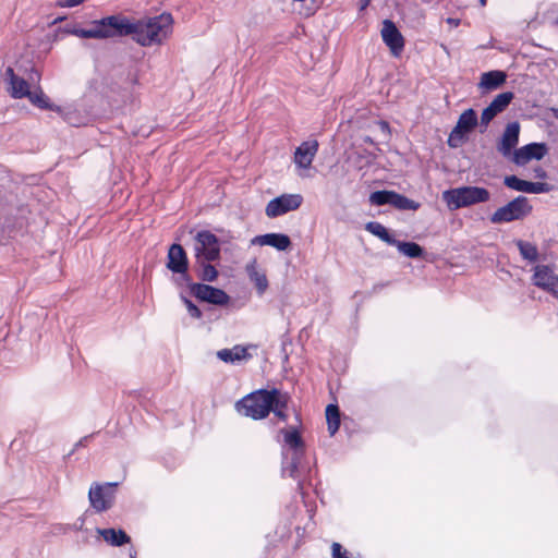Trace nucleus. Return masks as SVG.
Listing matches in <instances>:
<instances>
[{"label":"nucleus","instance_id":"1","mask_svg":"<svg viewBox=\"0 0 558 558\" xmlns=\"http://www.w3.org/2000/svg\"><path fill=\"white\" fill-rule=\"evenodd\" d=\"M173 24L172 15L167 12L136 21L128 17V36L142 47L159 46L171 37Z\"/></svg>","mask_w":558,"mask_h":558},{"label":"nucleus","instance_id":"2","mask_svg":"<svg viewBox=\"0 0 558 558\" xmlns=\"http://www.w3.org/2000/svg\"><path fill=\"white\" fill-rule=\"evenodd\" d=\"M4 80L8 83V92L12 98H27L34 106L40 109L60 110L59 107L50 102L40 88V73L35 69H32L28 77L24 78L15 74L12 68H8L4 73Z\"/></svg>","mask_w":558,"mask_h":558},{"label":"nucleus","instance_id":"3","mask_svg":"<svg viewBox=\"0 0 558 558\" xmlns=\"http://www.w3.org/2000/svg\"><path fill=\"white\" fill-rule=\"evenodd\" d=\"M278 441L281 444L282 473L296 478L305 456V442L295 426L281 428Z\"/></svg>","mask_w":558,"mask_h":558},{"label":"nucleus","instance_id":"4","mask_svg":"<svg viewBox=\"0 0 558 558\" xmlns=\"http://www.w3.org/2000/svg\"><path fill=\"white\" fill-rule=\"evenodd\" d=\"M276 393L277 389H260L251 392L235 403V409L240 414L246 417L253 420L265 418L271 410Z\"/></svg>","mask_w":558,"mask_h":558},{"label":"nucleus","instance_id":"5","mask_svg":"<svg viewBox=\"0 0 558 558\" xmlns=\"http://www.w3.org/2000/svg\"><path fill=\"white\" fill-rule=\"evenodd\" d=\"M490 193L480 186H461L447 190L442 193V199L450 210L469 207L489 201Z\"/></svg>","mask_w":558,"mask_h":558},{"label":"nucleus","instance_id":"6","mask_svg":"<svg viewBox=\"0 0 558 558\" xmlns=\"http://www.w3.org/2000/svg\"><path fill=\"white\" fill-rule=\"evenodd\" d=\"M93 39H108L128 36V17L121 14L109 15L89 23Z\"/></svg>","mask_w":558,"mask_h":558},{"label":"nucleus","instance_id":"7","mask_svg":"<svg viewBox=\"0 0 558 558\" xmlns=\"http://www.w3.org/2000/svg\"><path fill=\"white\" fill-rule=\"evenodd\" d=\"M532 213V205L525 196H518L498 208L490 217L493 223L511 222L525 218Z\"/></svg>","mask_w":558,"mask_h":558},{"label":"nucleus","instance_id":"8","mask_svg":"<svg viewBox=\"0 0 558 558\" xmlns=\"http://www.w3.org/2000/svg\"><path fill=\"white\" fill-rule=\"evenodd\" d=\"M194 251L197 264L217 260L220 256V243L210 231H199L195 235Z\"/></svg>","mask_w":558,"mask_h":558},{"label":"nucleus","instance_id":"9","mask_svg":"<svg viewBox=\"0 0 558 558\" xmlns=\"http://www.w3.org/2000/svg\"><path fill=\"white\" fill-rule=\"evenodd\" d=\"M117 483H93L89 487L88 499L96 512L109 510L116 500Z\"/></svg>","mask_w":558,"mask_h":558},{"label":"nucleus","instance_id":"10","mask_svg":"<svg viewBox=\"0 0 558 558\" xmlns=\"http://www.w3.org/2000/svg\"><path fill=\"white\" fill-rule=\"evenodd\" d=\"M476 123L477 117L473 109L463 111L459 117L457 125L449 134L448 145L453 148L462 145L466 134L475 128Z\"/></svg>","mask_w":558,"mask_h":558},{"label":"nucleus","instance_id":"11","mask_svg":"<svg viewBox=\"0 0 558 558\" xmlns=\"http://www.w3.org/2000/svg\"><path fill=\"white\" fill-rule=\"evenodd\" d=\"M303 203L301 194H282L271 199L265 209L267 217L275 218L296 210Z\"/></svg>","mask_w":558,"mask_h":558},{"label":"nucleus","instance_id":"12","mask_svg":"<svg viewBox=\"0 0 558 558\" xmlns=\"http://www.w3.org/2000/svg\"><path fill=\"white\" fill-rule=\"evenodd\" d=\"M532 282L537 288L558 299V275L550 266H535L533 269Z\"/></svg>","mask_w":558,"mask_h":558},{"label":"nucleus","instance_id":"13","mask_svg":"<svg viewBox=\"0 0 558 558\" xmlns=\"http://www.w3.org/2000/svg\"><path fill=\"white\" fill-rule=\"evenodd\" d=\"M318 143L316 141L303 142L294 153L293 161L302 178L308 177L307 171L312 167V162L317 154Z\"/></svg>","mask_w":558,"mask_h":558},{"label":"nucleus","instance_id":"14","mask_svg":"<svg viewBox=\"0 0 558 558\" xmlns=\"http://www.w3.org/2000/svg\"><path fill=\"white\" fill-rule=\"evenodd\" d=\"M192 292L202 302L214 305H226L230 301V296L223 290L208 284L195 283L192 286Z\"/></svg>","mask_w":558,"mask_h":558},{"label":"nucleus","instance_id":"15","mask_svg":"<svg viewBox=\"0 0 558 558\" xmlns=\"http://www.w3.org/2000/svg\"><path fill=\"white\" fill-rule=\"evenodd\" d=\"M548 153V147L544 143H531L520 147L512 154V160L519 166H524L531 160H541Z\"/></svg>","mask_w":558,"mask_h":558},{"label":"nucleus","instance_id":"16","mask_svg":"<svg viewBox=\"0 0 558 558\" xmlns=\"http://www.w3.org/2000/svg\"><path fill=\"white\" fill-rule=\"evenodd\" d=\"M514 98V94L512 92H505L498 94L492 102L486 107L481 116V122L485 126L500 112L506 110V108L510 105L512 99Z\"/></svg>","mask_w":558,"mask_h":558},{"label":"nucleus","instance_id":"17","mask_svg":"<svg viewBox=\"0 0 558 558\" xmlns=\"http://www.w3.org/2000/svg\"><path fill=\"white\" fill-rule=\"evenodd\" d=\"M381 37L384 43L389 47L392 54L399 56L403 50L404 40L396 27V25L390 20H385L381 28Z\"/></svg>","mask_w":558,"mask_h":558},{"label":"nucleus","instance_id":"18","mask_svg":"<svg viewBox=\"0 0 558 558\" xmlns=\"http://www.w3.org/2000/svg\"><path fill=\"white\" fill-rule=\"evenodd\" d=\"M505 185L518 192L539 194L550 190L549 185L544 182H530L519 179L515 175H508L504 181Z\"/></svg>","mask_w":558,"mask_h":558},{"label":"nucleus","instance_id":"19","mask_svg":"<svg viewBox=\"0 0 558 558\" xmlns=\"http://www.w3.org/2000/svg\"><path fill=\"white\" fill-rule=\"evenodd\" d=\"M520 134V125L518 122H511L507 124L501 138L497 145V148L500 154L505 157L511 155L512 149L517 146L519 142Z\"/></svg>","mask_w":558,"mask_h":558},{"label":"nucleus","instance_id":"20","mask_svg":"<svg viewBox=\"0 0 558 558\" xmlns=\"http://www.w3.org/2000/svg\"><path fill=\"white\" fill-rule=\"evenodd\" d=\"M252 245H268L275 247L278 251H286L291 246V240L287 234L283 233H267L263 235L254 236L251 240Z\"/></svg>","mask_w":558,"mask_h":558},{"label":"nucleus","instance_id":"21","mask_svg":"<svg viewBox=\"0 0 558 558\" xmlns=\"http://www.w3.org/2000/svg\"><path fill=\"white\" fill-rule=\"evenodd\" d=\"M167 267L177 274H185L187 269V258L183 247L180 244H172L168 252Z\"/></svg>","mask_w":558,"mask_h":558},{"label":"nucleus","instance_id":"22","mask_svg":"<svg viewBox=\"0 0 558 558\" xmlns=\"http://www.w3.org/2000/svg\"><path fill=\"white\" fill-rule=\"evenodd\" d=\"M245 271L251 282L254 283L257 292L263 294L268 288V280L256 258H253L246 264Z\"/></svg>","mask_w":558,"mask_h":558},{"label":"nucleus","instance_id":"23","mask_svg":"<svg viewBox=\"0 0 558 558\" xmlns=\"http://www.w3.org/2000/svg\"><path fill=\"white\" fill-rule=\"evenodd\" d=\"M251 347L234 345L230 349H221L217 352V357L228 364H238L252 357L248 352Z\"/></svg>","mask_w":558,"mask_h":558},{"label":"nucleus","instance_id":"24","mask_svg":"<svg viewBox=\"0 0 558 558\" xmlns=\"http://www.w3.org/2000/svg\"><path fill=\"white\" fill-rule=\"evenodd\" d=\"M97 534L110 546L121 547L131 543V537L122 529H96Z\"/></svg>","mask_w":558,"mask_h":558},{"label":"nucleus","instance_id":"25","mask_svg":"<svg viewBox=\"0 0 558 558\" xmlns=\"http://www.w3.org/2000/svg\"><path fill=\"white\" fill-rule=\"evenodd\" d=\"M507 75L502 71L485 72L481 76L478 88L483 92H490L497 89L506 82Z\"/></svg>","mask_w":558,"mask_h":558},{"label":"nucleus","instance_id":"26","mask_svg":"<svg viewBox=\"0 0 558 558\" xmlns=\"http://www.w3.org/2000/svg\"><path fill=\"white\" fill-rule=\"evenodd\" d=\"M289 396L287 393H282L277 389V393L274 397V403L271 404L270 412H274V414L280 420L286 422L288 418V415L284 411V409L288 405Z\"/></svg>","mask_w":558,"mask_h":558},{"label":"nucleus","instance_id":"27","mask_svg":"<svg viewBox=\"0 0 558 558\" xmlns=\"http://www.w3.org/2000/svg\"><path fill=\"white\" fill-rule=\"evenodd\" d=\"M327 429L333 436L340 427V411L337 404H328L326 408Z\"/></svg>","mask_w":558,"mask_h":558},{"label":"nucleus","instance_id":"28","mask_svg":"<svg viewBox=\"0 0 558 558\" xmlns=\"http://www.w3.org/2000/svg\"><path fill=\"white\" fill-rule=\"evenodd\" d=\"M392 245L396 246L401 254L410 258H418L423 256L424 253L423 248L414 242H401L396 240Z\"/></svg>","mask_w":558,"mask_h":558},{"label":"nucleus","instance_id":"29","mask_svg":"<svg viewBox=\"0 0 558 558\" xmlns=\"http://www.w3.org/2000/svg\"><path fill=\"white\" fill-rule=\"evenodd\" d=\"M390 205L400 210H416L420 204L397 192H392Z\"/></svg>","mask_w":558,"mask_h":558},{"label":"nucleus","instance_id":"30","mask_svg":"<svg viewBox=\"0 0 558 558\" xmlns=\"http://www.w3.org/2000/svg\"><path fill=\"white\" fill-rule=\"evenodd\" d=\"M365 229L369 233L378 236L380 240H383L384 242H386L389 245H392L396 241V239L390 235L387 228L384 227L379 222L371 221V222L366 223Z\"/></svg>","mask_w":558,"mask_h":558},{"label":"nucleus","instance_id":"31","mask_svg":"<svg viewBox=\"0 0 558 558\" xmlns=\"http://www.w3.org/2000/svg\"><path fill=\"white\" fill-rule=\"evenodd\" d=\"M517 246H518V248L520 251L521 256L524 259H526L529 262L537 260L538 251H537V247L534 244L520 240V241L517 242Z\"/></svg>","mask_w":558,"mask_h":558},{"label":"nucleus","instance_id":"32","mask_svg":"<svg viewBox=\"0 0 558 558\" xmlns=\"http://www.w3.org/2000/svg\"><path fill=\"white\" fill-rule=\"evenodd\" d=\"M393 191H376L369 195V202L376 206L390 205V198Z\"/></svg>","mask_w":558,"mask_h":558},{"label":"nucleus","instance_id":"33","mask_svg":"<svg viewBox=\"0 0 558 558\" xmlns=\"http://www.w3.org/2000/svg\"><path fill=\"white\" fill-rule=\"evenodd\" d=\"M202 267V274L201 277L204 281H215L218 277L217 269L209 264V262H206L204 264H198Z\"/></svg>","mask_w":558,"mask_h":558},{"label":"nucleus","instance_id":"34","mask_svg":"<svg viewBox=\"0 0 558 558\" xmlns=\"http://www.w3.org/2000/svg\"><path fill=\"white\" fill-rule=\"evenodd\" d=\"M331 558H355L351 551L345 549L340 543L331 544Z\"/></svg>","mask_w":558,"mask_h":558},{"label":"nucleus","instance_id":"35","mask_svg":"<svg viewBox=\"0 0 558 558\" xmlns=\"http://www.w3.org/2000/svg\"><path fill=\"white\" fill-rule=\"evenodd\" d=\"M85 0H57L56 5L59 8H74L82 4Z\"/></svg>","mask_w":558,"mask_h":558},{"label":"nucleus","instance_id":"36","mask_svg":"<svg viewBox=\"0 0 558 558\" xmlns=\"http://www.w3.org/2000/svg\"><path fill=\"white\" fill-rule=\"evenodd\" d=\"M70 33L78 38H84V39L92 38L89 26L87 28H74Z\"/></svg>","mask_w":558,"mask_h":558},{"label":"nucleus","instance_id":"37","mask_svg":"<svg viewBox=\"0 0 558 558\" xmlns=\"http://www.w3.org/2000/svg\"><path fill=\"white\" fill-rule=\"evenodd\" d=\"M534 173H535V178H538V179H545L547 177L546 171L541 167L535 168Z\"/></svg>","mask_w":558,"mask_h":558},{"label":"nucleus","instance_id":"38","mask_svg":"<svg viewBox=\"0 0 558 558\" xmlns=\"http://www.w3.org/2000/svg\"><path fill=\"white\" fill-rule=\"evenodd\" d=\"M378 126L380 128V130L386 133L387 135L389 134L390 130H389V125L387 122L385 121H380L378 122Z\"/></svg>","mask_w":558,"mask_h":558},{"label":"nucleus","instance_id":"39","mask_svg":"<svg viewBox=\"0 0 558 558\" xmlns=\"http://www.w3.org/2000/svg\"><path fill=\"white\" fill-rule=\"evenodd\" d=\"M446 22L452 27H457L460 24V20L452 17H448Z\"/></svg>","mask_w":558,"mask_h":558},{"label":"nucleus","instance_id":"40","mask_svg":"<svg viewBox=\"0 0 558 558\" xmlns=\"http://www.w3.org/2000/svg\"><path fill=\"white\" fill-rule=\"evenodd\" d=\"M129 558H137V551L134 548L129 550Z\"/></svg>","mask_w":558,"mask_h":558},{"label":"nucleus","instance_id":"41","mask_svg":"<svg viewBox=\"0 0 558 558\" xmlns=\"http://www.w3.org/2000/svg\"><path fill=\"white\" fill-rule=\"evenodd\" d=\"M553 112H554L555 118L558 119V108L557 109H553Z\"/></svg>","mask_w":558,"mask_h":558},{"label":"nucleus","instance_id":"42","mask_svg":"<svg viewBox=\"0 0 558 558\" xmlns=\"http://www.w3.org/2000/svg\"><path fill=\"white\" fill-rule=\"evenodd\" d=\"M363 2V7H366L371 0H361Z\"/></svg>","mask_w":558,"mask_h":558},{"label":"nucleus","instance_id":"43","mask_svg":"<svg viewBox=\"0 0 558 558\" xmlns=\"http://www.w3.org/2000/svg\"><path fill=\"white\" fill-rule=\"evenodd\" d=\"M83 525H84V521H82L81 524H77V527L82 529Z\"/></svg>","mask_w":558,"mask_h":558},{"label":"nucleus","instance_id":"44","mask_svg":"<svg viewBox=\"0 0 558 558\" xmlns=\"http://www.w3.org/2000/svg\"><path fill=\"white\" fill-rule=\"evenodd\" d=\"M83 525H84V521H82L81 524H77V527L82 529Z\"/></svg>","mask_w":558,"mask_h":558},{"label":"nucleus","instance_id":"45","mask_svg":"<svg viewBox=\"0 0 558 558\" xmlns=\"http://www.w3.org/2000/svg\"><path fill=\"white\" fill-rule=\"evenodd\" d=\"M480 2H481L482 5L486 4V0H480Z\"/></svg>","mask_w":558,"mask_h":558}]
</instances>
